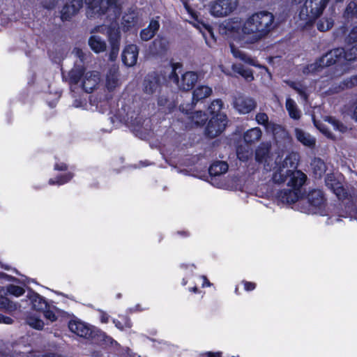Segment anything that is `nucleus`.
<instances>
[{"label": "nucleus", "instance_id": "8", "mask_svg": "<svg viewBox=\"0 0 357 357\" xmlns=\"http://www.w3.org/2000/svg\"><path fill=\"white\" fill-rule=\"evenodd\" d=\"M105 31H106L111 45H113V53H116L119 52L120 40V31L117 24L112 22L108 27L99 26L94 29L95 32L104 33Z\"/></svg>", "mask_w": 357, "mask_h": 357}, {"label": "nucleus", "instance_id": "24", "mask_svg": "<svg viewBox=\"0 0 357 357\" xmlns=\"http://www.w3.org/2000/svg\"><path fill=\"white\" fill-rule=\"evenodd\" d=\"M285 107L291 119L298 120L301 118V112L298 109L296 102L291 98H287Z\"/></svg>", "mask_w": 357, "mask_h": 357}, {"label": "nucleus", "instance_id": "10", "mask_svg": "<svg viewBox=\"0 0 357 357\" xmlns=\"http://www.w3.org/2000/svg\"><path fill=\"white\" fill-rule=\"evenodd\" d=\"M233 105L240 114H245L255 108L256 103L252 98L239 95L234 98Z\"/></svg>", "mask_w": 357, "mask_h": 357}, {"label": "nucleus", "instance_id": "35", "mask_svg": "<svg viewBox=\"0 0 357 357\" xmlns=\"http://www.w3.org/2000/svg\"><path fill=\"white\" fill-rule=\"evenodd\" d=\"M26 323L32 328L41 330L44 326V323L43 320H41L36 315H30L26 319Z\"/></svg>", "mask_w": 357, "mask_h": 357}, {"label": "nucleus", "instance_id": "61", "mask_svg": "<svg viewBox=\"0 0 357 357\" xmlns=\"http://www.w3.org/2000/svg\"><path fill=\"white\" fill-rule=\"evenodd\" d=\"M202 279L204 280V283L202 284L203 287L210 286L211 285V283L208 281V280H207L206 276H202Z\"/></svg>", "mask_w": 357, "mask_h": 357}, {"label": "nucleus", "instance_id": "15", "mask_svg": "<svg viewBox=\"0 0 357 357\" xmlns=\"http://www.w3.org/2000/svg\"><path fill=\"white\" fill-rule=\"evenodd\" d=\"M180 109L182 112H185L187 114L188 121L187 123L188 127H193L194 126L203 125L207 120L206 114L201 111H197L188 114V110L185 109L183 105L180 107Z\"/></svg>", "mask_w": 357, "mask_h": 357}, {"label": "nucleus", "instance_id": "64", "mask_svg": "<svg viewBox=\"0 0 357 357\" xmlns=\"http://www.w3.org/2000/svg\"><path fill=\"white\" fill-rule=\"evenodd\" d=\"M43 357H60V356H56L55 354H49V355H45V356H44Z\"/></svg>", "mask_w": 357, "mask_h": 357}, {"label": "nucleus", "instance_id": "57", "mask_svg": "<svg viewBox=\"0 0 357 357\" xmlns=\"http://www.w3.org/2000/svg\"><path fill=\"white\" fill-rule=\"evenodd\" d=\"M316 126L323 133H324L326 135H327L328 137H332L331 133L328 131V128H325L324 126H318L316 125Z\"/></svg>", "mask_w": 357, "mask_h": 357}, {"label": "nucleus", "instance_id": "11", "mask_svg": "<svg viewBox=\"0 0 357 357\" xmlns=\"http://www.w3.org/2000/svg\"><path fill=\"white\" fill-rule=\"evenodd\" d=\"M100 81V73L98 71H89L82 75V86L87 92H92L98 85Z\"/></svg>", "mask_w": 357, "mask_h": 357}, {"label": "nucleus", "instance_id": "44", "mask_svg": "<svg viewBox=\"0 0 357 357\" xmlns=\"http://www.w3.org/2000/svg\"><path fill=\"white\" fill-rule=\"evenodd\" d=\"M72 177H73V175L70 174H68L65 175L64 176L58 178L56 181H54V179H50L49 181V183L51 185H54V184L62 185V184L66 183L67 181H68L69 180H70Z\"/></svg>", "mask_w": 357, "mask_h": 357}, {"label": "nucleus", "instance_id": "43", "mask_svg": "<svg viewBox=\"0 0 357 357\" xmlns=\"http://www.w3.org/2000/svg\"><path fill=\"white\" fill-rule=\"evenodd\" d=\"M113 322L115 326L120 330H123L125 328H129L131 327L130 321L126 317H123V322L117 319H114Z\"/></svg>", "mask_w": 357, "mask_h": 357}, {"label": "nucleus", "instance_id": "1", "mask_svg": "<svg viewBox=\"0 0 357 357\" xmlns=\"http://www.w3.org/2000/svg\"><path fill=\"white\" fill-rule=\"evenodd\" d=\"M274 15L259 10L244 20L238 17L225 20L220 25V33L241 45L254 44L265 38L275 27Z\"/></svg>", "mask_w": 357, "mask_h": 357}, {"label": "nucleus", "instance_id": "31", "mask_svg": "<svg viewBox=\"0 0 357 357\" xmlns=\"http://www.w3.org/2000/svg\"><path fill=\"white\" fill-rule=\"evenodd\" d=\"M311 165L316 177H321L326 171L325 163L319 158H315Z\"/></svg>", "mask_w": 357, "mask_h": 357}, {"label": "nucleus", "instance_id": "58", "mask_svg": "<svg viewBox=\"0 0 357 357\" xmlns=\"http://www.w3.org/2000/svg\"><path fill=\"white\" fill-rule=\"evenodd\" d=\"M255 288V284L252 282H245V289L247 291L253 290Z\"/></svg>", "mask_w": 357, "mask_h": 357}, {"label": "nucleus", "instance_id": "38", "mask_svg": "<svg viewBox=\"0 0 357 357\" xmlns=\"http://www.w3.org/2000/svg\"><path fill=\"white\" fill-rule=\"evenodd\" d=\"M153 46L156 52H162L168 48L169 42L165 38H158L153 41Z\"/></svg>", "mask_w": 357, "mask_h": 357}, {"label": "nucleus", "instance_id": "62", "mask_svg": "<svg viewBox=\"0 0 357 357\" xmlns=\"http://www.w3.org/2000/svg\"><path fill=\"white\" fill-rule=\"evenodd\" d=\"M112 46V50H111V53H110V59L112 60L114 59L117 54H118V52L116 53H113V45H111Z\"/></svg>", "mask_w": 357, "mask_h": 357}, {"label": "nucleus", "instance_id": "29", "mask_svg": "<svg viewBox=\"0 0 357 357\" xmlns=\"http://www.w3.org/2000/svg\"><path fill=\"white\" fill-rule=\"evenodd\" d=\"M228 169V165L225 162L218 161L213 163L209 168L211 175L217 176L225 173Z\"/></svg>", "mask_w": 357, "mask_h": 357}, {"label": "nucleus", "instance_id": "48", "mask_svg": "<svg viewBox=\"0 0 357 357\" xmlns=\"http://www.w3.org/2000/svg\"><path fill=\"white\" fill-rule=\"evenodd\" d=\"M349 43L357 42V26L354 28L348 36Z\"/></svg>", "mask_w": 357, "mask_h": 357}, {"label": "nucleus", "instance_id": "36", "mask_svg": "<svg viewBox=\"0 0 357 357\" xmlns=\"http://www.w3.org/2000/svg\"><path fill=\"white\" fill-rule=\"evenodd\" d=\"M344 59L347 61H353L357 59V44L354 45H349L347 50H344L343 54Z\"/></svg>", "mask_w": 357, "mask_h": 357}, {"label": "nucleus", "instance_id": "41", "mask_svg": "<svg viewBox=\"0 0 357 357\" xmlns=\"http://www.w3.org/2000/svg\"><path fill=\"white\" fill-rule=\"evenodd\" d=\"M327 121L328 124L331 126V127L335 130H338L340 132H344L347 130V128L346 126H344L342 123L335 120L333 118H328Z\"/></svg>", "mask_w": 357, "mask_h": 357}, {"label": "nucleus", "instance_id": "56", "mask_svg": "<svg viewBox=\"0 0 357 357\" xmlns=\"http://www.w3.org/2000/svg\"><path fill=\"white\" fill-rule=\"evenodd\" d=\"M100 312L101 322L104 324L107 323L109 321V315L103 311H100Z\"/></svg>", "mask_w": 357, "mask_h": 357}, {"label": "nucleus", "instance_id": "17", "mask_svg": "<svg viewBox=\"0 0 357 357\" xmlns=\"http://www.w3.org/2000/svg\"><path fill=\"white\" fill-rule=\"evenodd\" d=\"M120 84L119 78V70L116 67H113L109 69L105 80V86L109 91L114 89Z\"/></svg>", "mask_w": 357, "mask_h": 357}, {"label": "nucleus", "instance_id": "49", "mask_svg": "<svg viewBox=\"0 0 357 357\" xmlns=\"http://www.w3.org/2000/svg\"><path fill=\"white\" fill-rule=\"evenodd\" d=\"M347 10L348 13H351L354 15H356L357 14V1H353V2H351L347 8Z\"/></svg>", "mask_w": 357, "mask_h": 357}, {"label": "nucleus", "instance_id": "32", "mask_svg": "<svg viewBox=\"0 0 357 357\" xmlns=\"http://www.w3.org/2000/svg\"><path fill=\"white\" fill-rule=\"evenodd\" d=\"M33 307L37 311L45 310L47 307V304L43 297L38 294H34L31 296Z\"/></svg>", "mask_w": 357, "mask_h": 357}, {"label": "nucleus", "instance_id": "7", "mask_svg": "<svg viewBox=\"0 0 357 357\" xmlns=\"http://www.w3.org/2000/svg\"><path fill=\"white\" fill-rule=\"evenodd\" d=\"M227 123V116L225 114H218L213 116L206 127V134L211 138L219 135L225 128Z\"/></svg>", "mask_w": 357, "mask_h": 357}, {"label": "nucleus", "instance_id": "20", "mask_svg": "<svg viewBox=\"0 0 357 357\" xmlns=\"http://www.w3.org/2000/svg\"><path fill=\"white\" fill-rule=\"evenodd\" d=\"M159 26L160 24L157 20H151L149 26L141 31L140 36L142 40L147 41L151 39L158 30Z\"/></svg>", "mask_w": 357, "mask_h": 357}, {"label": "nucleus", "instance_id": "59", "mask_svg": "<svg viewBox=\"0 0 357 357\" xmlns=\"http://www.w3.org/2000/svg\"><path fill=\"white\" fill-rule=\"evenodd\" d=\"M220 354H221L220 352H216V353L208 352L206 354L207 357H220Z\"/></svg>", "mask_w": 357, "mask_h": 357}, {"label": "nucleus", "instance_id": "47", "mask_svg": "<svg viewBox=\"0 0 357 357\" xmlns=\"http://www.w3.org/2000/svg\"><path fill=\"white\" fill-rule=\"evenodd\" d=\"M81 73H78L76 70H73L70 72V81L77 84L80 79Z\"/></svg>", "mask_w": 357, "mask_h": 357}, {"label": "nucleus", "instance_id": "34", "mask_svg": "<svg viewBox=\"0 0 357 357\" xmlns=\"http://www.w3.org/2000/svg\"><path fill=\"white\" fill-rule=\"evenodd\" d=\"M232 69L234 72L240 74L248 82L252 81L254 79L252 71L250 69H245L240 65H233Z\"/></svg>", "mask_w": 357, "mask_h": 357}, {"label": "nucleus", "instance_id": "51", "mask_svg": "<svg viewBox=\"0 0 357 357\" xmlns=\"http://www.w3.org/2000/svg\"><path fill=\"white\" fill-rule=\"evenodd\" d=\"M57 0H45L43 1V6L47 9H52L56 5Z\"/></svg>", "mask_w": 357, "mask_h": 357}, {"label": "nucleus", "instance_id": "19", "mask_svg": "<svg viewBox=\"0 0 357 357\" xmlns=\"http://www.w3.org/2000/svg\"><path fill=\"white\" fill-rule=\"evenodd\" d=\"M267 129L273 132L276 139L288 140L290 139L289 132L280 125L269 123L267 126Z\"/></svg>", "mask_w": 357, "mask_h": 357}, {"label": "nucleus", "instance_id": "53", "mask_svg": "<svg viewBox=\"0 0 357 357\" xmlns=\"http://www.w3.org/2000/svg\"><path fill=\"white\" fill-rule=\"evenodd\" d=\"M0 323L11 324L13 323V319L10 317H5L0 314Z\"/></svg>", "mask_w": 357, "mask_h": 357}, {"label": "nucleus", "instance_id": "6", "mask_svg": "<svg viewBox=\"0 0 357 357\" xmlns=\"http://www.w3.org/2000/svg\"><path fill=\"white\" fill-rule=\"evenodd\" d=\"M344 49L336 48L326 53L319 61L315 63H312L304 68V73H310L317 71L319 68L331 66L344 60L343 54Z\"/></svg>", "mask_w": 357, "mask_h": 357}, {"label": "nucleus", "instance_id": "18", "mask_svg": "<svg viewBox=\"0 0 357 357\" xmlns=\"http://www.w3.org/2000/svg\"><path fill=\"white\" fill-rule=\"evenodd\" d=\"M326 184L336 195L338 199H341L346 197V192L342 184L335 180L332 176H328L326 179Z\"/></svg>", "mask_w": 357, "mask_h": 357}, {"label": "nucleus", "instance_id": "55", "mask_svg": "<svg viewBox=\"0 0 357 357\" xmlns=\"http://www.w3.org/2000/svg\"><path fill=\"white\" fill-rule=\"evenodd\" d=\"M169 102L168 99L165 96H161L158 99V105L160 107H165Z\"/></svg>", "mask_w": 357, "mask_h": 357}, {"label": "nucleus", "instance_id": "28", "mask_svg": "<svg viewBox=\"0 0 357 357\" xmlns=\"http://www.w3.org/2000/svg\"><path fill=\"white\" fill-rule=\"evenodd\" d=\"M19 307L17 303L10 301L8 298L0 296V309L7 312L16 311Z\"/></svg>", "mask_w": 357, "mask_h": 357}, {"label": "nucleus", "instance_id": "54", "mask_svg": "<svg viewBox=\"0 0 357 357\" xmlns=\"http://www.w3.org/2000/svg\"><path fill=\"white\" fill-rule=\"evenodd\" d=\"M357 84V75L351 78L350 80L347 81L345 84L346 87H352Z\"/></svg>", "mask_w": 357, "mask_h": 357}, {"label": "nucleus", "instance_id": "21", "mask_svg": "<svg viewBox=\"0 0 357 357\" xmlns=\"http://www.w3.org/2000/svg\"><path fill=\"white\" fill-rule=\"evenodd\" d=\"M89 45L91 50L96 53L102 52L106 50L107 44L104 40H102L98 36H92L89 39Z\"/></svg>", "mask_w": 357, "mask_h": 357}, {"label": "nucleus", "instance_id": "60", "mask_svg": "<svg viewBox=\"0 0 357 357\" xmlns=\"http://www.w3.org/2000/svg\"><path fill=\"white\" fill-rule=\"evenodd\" d=\"M55 169H58V170H63V169H66V165H64V164H62V165H55Z\"/></svg>", "mask_w": 357, "mask_h": 357}, {"label": "nucleus", "instance_id": "5", "mask_svg": "<svg viewBox=\"0 0 357 357\" xmlns=\"http://www.w3.org/2000/svg\"><path fill=\"white\" fill-rule=\"evenodd\" d=\"M239 0H215L209 3V12L215 17H225L238 7Z\"/></svg>", "mask_w": 357, "mask_h": 357}, {"label": "nucleus", "instance_id": "52", "mask_svg": "<svg viewBox=\"0 0 357 357\" xmlns=\"http://www.w3.org/2000/svg\"><path fill=\"white\" fill-rule=\"evenodd\" d=\"M123 22L128 23V24L126 25L127 28L132 26L135 24V18L132 16L126 15L124 16L123 18Z\"/></svg>", "mask_w": 357, "mask_h": 357}, {"label": "nucleus", "instance_id": "37", "mask_svg": "<svg viewBox=\"0 0 357 357\" xmlns=\"http://www.w3.org/2000/svg\"><path fill=\"white\" fill-rule=\"evenodd\" d=\"M223 107V102L221 100L217 99L213 100L210 105L208 109L213 116H216L218 114H222L221 112Z\"/></svg>", "mask_w": 357, "mask_h": 357}, {"label": "nucleus", "instance_id": "45", "mask_svg": "<svg viewBox=\"0 0 357 357\" xmlns=\"http://www.w3.org/2000/svg\"><path fill=\"white\" fill-rule=\"evenodd\" d=\"M43 311L44 316L47 319H49L51 321H55L57 319V317L56 316L54 311L49 309L48 307Z\"/></svg>", "mask_w": 357, "mask_h": 357}, {"label": "nucleus", "instance_id": "40", "mask_svg": "<svg viewBox=\"0 0 357 357\" xmlns=\"http://www.w3.org/2000/svg\"><path fill=\"white\" fill-rule=\"evenodd\" d=\"M333 24V21L331 18H322L317 22V29L321 31H326L329 30Z\"/></svg>", "mask_w": 357, "mask_h": 357}, {"label": "nucleus", "instance_id": "25", "mask_svg": "<svg viewBox=\"0 0 357 357\" xmlns=\"http://www.w3.org/2000/svg\"><path fill=\"white\" fill-rule=\"evenodd\" d=\"M212 93V89L207 86H200L197 87L192 94V102L196 103L199 100L208 97Z\"/></svg>", "mask_w": 357, "mask_h": 357}, {"label": "nucleus", "instance_id": "4", "mask_svg": "<svg viewBox=\"0 0 357 357\" xmlns=\"http://www.w3.org/2000/svg\"><path fill=\"white\" fill-rule=\"evenodd\" d=\"M178 64H168L165 68V73L168 78L175 82L178 87L183 91L192 89L198 80V75L193 71H187L178 78L176 70Z\"/></svg>", "mask_w": 357, "mask_h": 357}, {"label": "nucleus", "instance_id": "39", "mask_svg": "<svg viewBox=\"0 0 357 357\" xmlns=\"http://www.w3.org/2000/svg\"><path fill=\"white\" fill-rule=\"evenodd\" d=\"M238 158L241 161H246L252 155V151L248 147L239 146L236 150Z\"/></svg>", "mask_w": 357, "mask_h": 357}, {"label": "nucleus", "instance_id": "16", "mask_svg": "<svg viewBox=\"0 0 357 357\" xmlns=\"http://www.w3.org/2000/svg\"><path fill=\"white\" fill-rule=\"evenodd\" d=\"M294 135L296 139L303 146L310 148L314 146L316 142L315 139L303 129L296 128L294 129Z\"/></svg>", "mask_w": 357, "mask_h": 357}, {"label": "nucleus", "instance_id": "3", "mask_svg": "<svg viewBox=\"0 0 357 357\" xmlns=\"http://www.w3.org/2000/svg\"><path fill=\"white\" fill-rule=\"evenodd\" d=\"M89 18H99L107 15L111 20L117 17L121 10V0H85Z\"/></svg>", "mask_w": 357, "mask_h": 357}, {"label": "nucleus", "instance_id": "63", "mask_svg": "<svg viewBox=\"0 0 357 357\" xmlns=\"http://www.w3.org/2000/svg\"><path fill=\"white\" fill-rule=\"evenodd\" d=\"M353 117L357 121V105L354 108V113H353Z\"/></svg>", "mask_w": 357, "mask_h": 357}, {"label": "nucleus", "instance_id": "14", "mask_svg": "<svg viewBox=\"0 0 357 357\" xmlns=\"http://www.w3.org/2000/svg\"><path fill=\"white\" fill-rule=\"evenodd\" d=\"M138 54V48L135 45H128L123 51L122 61L127 66H133L137 63Z\"/></svg>", "mask_w": 357, "mask_h": 357}, {"label": "nucleus", "instance_id": "46", "mask_svg": "<svg viewBox=\"0 0 357 357\" xmlns=\"http://www.w3.org/2000/svg\"><path fill=\"white\" fill-rule=\"evenodd\" d=\"M256 120L257 121L262 125L269 124L268 120V117L265 113H259L256 116ZM268 125H266L267 126Z\"/></svg>", "mask_w": 357, "mask_h": 357}, {"label": "nucleus", "instance_id": "23", "mask_svg": "<svg viewBox=\"0 0 357 357\" xmlns=\"http://www.w3.org/2000/svg\"><path fill=\"white\" fill-rule=\"evenodd\" d=\"M286 83L293 89L305 101L307 100L309 92L307 87L301 82L286 81Z\"/></svg>", "mask_w": 357, "mask_h": 357}, {"label": "nucleus", "instance_id": "26", "mask_svg": "<svg viewBox=\"0 0 357 357\" xmlns=\"http://www.w3.org/2000/svg\"><path fill=\"white\" fill-rule=\"evenodd\" d=\"M308 200L311 205L321 208L325 202L323 193L320 190H314L308 195Z\"/></svg>", "mask_w": 357, "mask_h": 357}, {"label": "nucleus", "instance_id": "9", "mask_svg": "<svg viewBox=\"0 0 357 357\" xmlns=\"http://www.w3.org/2000/svg\"><path fill=\"white\" fill-rule=\"evenodd\" d=\"M189 13L191 14L194 21L192 22V24L196 27L199 31L202 33L203 37L205 39L206 43L209 47H213L215 43V39L214 36V33L213 32L212 28L210 25L206 24L202 22H200L197 20V15L190 10Z\"/></svg>", "mask_w": 357, "mask_h": 357}, {"label": "nucleus", "instance_id": "13", "mask_svg": "<svg viewBox=\"0 0 357 357\" xmlns=\"http://www.w3.org/2000/svg\"><path fill=\"white\" fill-rule=\"evenodd\" d=\"M70 331L79 337L89 338L92 335V329L84 323L72 320L68 324Z\"/></svg>", "mask_w": 357, "mask_h": 357}, {"label": "nucleus", "instance_id": "27", "mask_svg": "<svg viewBox=\"0 0 357 357\" xmlns=\"http://www.w3.org/2000/svg\"><path fill=\"white\" fill-rule=\"evenodd\" d=\"M261 137V131L259 128H254L248 130L244 134L245 142L252 144L258 142Z\"/></svg>", "mask_w": 357, "mask_h": 357}, {"label": "nucleus", "instance_id": "2", "mask_svg": "<svg viewBox=\"0 0 357 357\" xmlns=\"http://www.w3.org/2000/svg\"><path fill=\"white\" fill-rule=\"evenodd\" d=\"M295 155H289L284 160L282 165L274 173L273 179L275 183H283L289 178L287 185L291 189L285 190L281 192L280 197L282 202L287 203L296 202L301 195V187L306 180L305 174L296 170L297 166L295 162Z\"/></svg>", "mask_w": 357, "mask_h": 357}, {"label": "nucleus", "instance_id": "50", "mask_svg": "<svg viewBox=\"0 0 357 357\" xmlns=\"http://www.w3.org/2000/svg\"><path fill=\"white\" fill-rule=\"evenodd\" d=\"M57 0H45L43 1V6L47 9H52L56 5Z\"/></svg>", "mask_w": 357, "mask_h": 357}, {"label": "nucleus", "instance_id": "12", "mask_svg": "<svg viewBox=\"0 0 357 357\" xmlns=\"http://www.w3.org/2000/svg\"><path fill=\"white\" fill-rule=\"evenodd\" d=\"M82 6V0H72L66 3L61 11V20L63 21L70 20L77 13Z\"/></svg>", "mask_w": 357, "mask_h": 357}, {"label": "nucleus", "instance_id": "30", "mask_svg": "<svg viewBox=\"0 0 357 357\" xmlns=\"http://www.w3.org/2000/svg\"><path fill=\"white\" fill-rule=\"evenodd\" d=\"M230 47L231 53L234 57L238 58L239 59L243 61L244 62L251 64L252 66H257L255 61L252 58L248 56L243 52L236 48L233 44L230 45Z\"/></svg>", "mask_w": 357, "mask_h": 357}, {"label": "nucleus", "instance_id": "33", "mask_svg": "<svg viewBox=\"0 0 357 357\" xmlns=\"http://www.w3.org/2000/svg\"><path fill=\"white\" fill-rule=\"evenodd\" d=\"M269 151V148L268 145H262L258 147L256 151V160L259 162H267L269 159L268 156V153Z\"/></svg>", "mask_w": 357, "mask_h": 357}, {"label": "nucleus", "instance_id": "22", "mask_svg": "<svg viewBox=\"0 0 357 357\" xmlns=\"http://www.w3.org/2000/svg\"><path fill=\"white\" fill-rule=\"evenodd\" d=\"M144 90L147 94H153L160 89L159 80L155 76H149L144 80Z\"/></svg>", "mask_w": 357, "mask_h": 357}, {"label": "nucleus", "instance_id": "42", "mask_svg": "<svg viewBox=\"0 0 357 357\" xmlns=\"http://www.w3.org/2000/svg\"><path fill=\"white\" fill-rule=\"evenodd\" d=\"M6 291L11 295H13L16 297H19L23 295L25 292L24 289L19 286L10 284L6 287Z\"/></svg>", "mask_w": 357, "mask_h": 357}]
</instances>
